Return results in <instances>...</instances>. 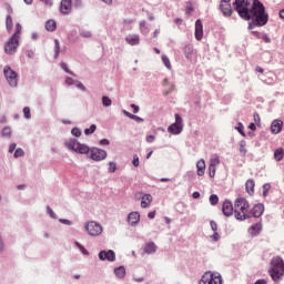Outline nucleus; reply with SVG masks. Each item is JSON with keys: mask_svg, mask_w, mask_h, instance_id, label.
Returning a JSON list of instances; mask_svg holds the SVG:
<instances>
[{"mask_svg": "<svg viewBox=\"0 0 284 284\" xmlns=\"http://www.w3.org/2000/svg\"><path fill=\"white\" fill-rule=\"evenodd\" d=\"M239 17L244 21H253L255 26L263 28L270 21V14L265 12V6L260 0H235L233 3Z\"/></svg>", "mask_w": 284, "mask_h": 284, "instance_id": "obj_1", "label": "nucleus"}, {"mask_svg": "<svg viewBox=\"0 0 284 284\" xmlns=\"http://www.w3.org/2000/svg\"><path fill=\"white\" fill-rule=\"evenodd\" d=\"M65 148H68V150H72V152H77L78 154L90 153V159H92V161H104V159L108 158V152L105 150H101L99 148L90 149V146L81 144L77 140L65 142Z\"/></svg>", "mask_w": 284, "mask_h": 284, "instance_id": "obj_2", "label": "nucleus"}, {"mask_svg": "<svg viewBox=\"0 0 284 284\" xmlns=\"http://www.w3.org/2000/svg\"><path fill=\"white\" fill-rule=\"evenodd\" d=\"M234 216L236 221L250 219V202L245 197H237L234 201Z\"/></svg>", "mask_w": 284, "mask_h": 284, "instance_id": "obj_3", "label": "nucleus"}, {"mask_svg": "<svg viewBox=\"0 0 284 284\" xmlns=\"http://www.w3.org/2000/svg\"><path fill=\"white\" fill-rule=\"evenodd\" d=\"M268 275L271 276L272 281L277 283L284 276V261L281 256H275L271 261V267L268 268Z\"/></svg>", "mask_w": 284, "mask_h": 284, "instance_id": "obj_4", "label": "nucleus"}, {"mask_svg": "<svg viewBox=\"0 0 284 284\" xmlns=\"http://www.w3.org/2000/svg\"><path fill=\"white\" fill-rule=\"evenodd\" d=\"M21 30H23V28L20 23H17L13 36L4 44L6 54H14L17 52L19 48V40L21 39Z\"/></svg>", "mask_w": 284, "mask_h": 284, "instance_id": "obj_5", "label": "nucleus"}, {"mask_svg": "<svg viewBox=\"0 0 284 284\" xmlns=\"http://www.w3.org/2000/svg\"><path fill=\"white\" fill-rule=\"evenodd\" d=\"M199 284H223V277L219 273L207 271L202 275Z\"/></svg>", "mask_w": 284, "mask_h": 284, "instance_id": "obj_6", "label": "nucleus"}, {"mask_svg": "<svg viewBox=\"0 0 284 284\" xmlns=\"http://www.w3.org/2000/svg\"><path fill=\"white\" fill-rule=\"evenodd\" d=\"M3 74L11 88H17V85H19V74L12 70V68L6 65L3 69Z\"/></svg>", "mask_w": 284, "mask_h": 284, "instance_id": "obj_7", "label": "nucleus"}, {"mask_svg": "<svg viewBox=\"0 0 284 284\" xmlns=\"http://www.w3.org/2000/svg\"><path fill=\"white\" fill-rule=\"evenodd\" d=\"M84 227L90 236H100V234H103V226L99 222H87Z\"/></svg>", "mask_w": 284, "mask_h": 284, "instance_id": "obj_8", "label": "nucleus"}, {"mask_svg": "<svg viewBox=\"0 0 284 284\" xmlns=\"http://www.w3.org/2000/svg\"><path fill=\"white\" fill-rule=\"evenodd\" d=\"M168 132L175 135L183 132V118L179 113L175 114V122L168 128Z\"/></svg>", "mask_w": 284, "mask_h": 284, "instance_id": "obj_9", "label": "nucleus"}, {"mask_svg": "<svg viewBox=\"0 0 284 284\" xmlns=\"http://www.w3.org/2000/svg\"><path fill=\"white\" fill-rule=\"evenodd\" d=\"M232 0H221L220 10L224 17H232Z\"/></svg>", "mask_w": 284, "mask_h": 284, "instance_id": "obj_10", "label": "nucleus"}, {"mask_svg": "<svg viewBox=\"0 0 284 284\" xmlns=\"http://www.w3.org/2000/svg\"><path fill=\"white\" fill-rule=\"evenodd\" d=\"M265 212V206L263 204H256L253 209L248 212L250 217L254 216V219H261L263 213Z\"/></svg>", "mask_w": 284, "mask_h": 284, "instance_id": "obj_11", "label": "nucleus"}, {"mask_svg": "<svg viewBox=\"0 0 284 284\" xmlns=\"http://www.w3.org/2000/svg\"><path fill=\"white\" fill-rule=\"evenodd\" d=\"M99 258H100V261H115L116 254L112 250H110V251H101L99 253Z\"/></svg>", "mask_w": 284, "mask_h": 284, "instance_id": "obj_12", "label": "nucleus"}, {"mask_svg": "<svg viewBox=\"0 0 284 284\" xmlns=\"http://www.w3.org/2000/svg\"><path fill=\"white\" fill-rule=\"evenodd\" d=\"M60 12L62 14H70L72 12V0H62L60 2Z\"/></svg>", "mask_w": 284, "mask_h": 284, "instance_id": "obj_13", "label": "nucleus"}, {"mask_svg": "<svg viewBox=\"0 0 284 284\" xmlns=\"http://www.w3.org/2000/svg\"><path fill=\"white\" fill-rule=\"evenodd\" d=\"M222 212L224 214V216H232V214H234V204H232V202L230 201H224L223 205H222Z\"/></svg>", "mask_w": 284, "mask_h": 284, "instance_id": "obj_14", "label": "nucleus"}, {"mask_svg": "<svg viewBox=\"0 0 284 284\" xmlns=\"http://www.w3.org/2000/svg\"><path fill=\"white\" fill-rule=\"evenodd\" d=\"M195 39L201 41L203 39V22L201 19L195 21Z\"/></svg>", "mask_w": 284, "mask_h": 284, "instance_id": "obj_15", "label": "nucleus"}, {"mask_svg": "<svg viewBox=\"0 0 284 284\" xmlns=\"http://www.w3.org/2000/svg\"><path fill=\"white\" fill-rule=\"evenodd\" d=\"M282 130H283V121L274 120L271 124L272 134H281Z\"/></svg>", "mask_w": 284, "mask_h": 284, "instance_id": "obj_16", "label": "nucleus"}, {"mask_svg": "<svg viewBox=\"0 0 284 284\" xmlns=\"http://www.w3.org/2000/svg\"><path fill=\"white\" fill-rule=\"evenodd\" d=\"M261 230H263V224L255 223L248 229V234L251 236H258L261 234Z\"/></svg>", "mask_w": 284, "mask_h": 284, "instance_id": "obj_17", "label": "nucleus"}, {"mask_svg": "<svg viewBox=\"0 0 284 284\" xmlns=\"http://www.w3.org/2000/svg\"><path fill=\"white\" fill-rule=\"evenodd\" d=\"M128 221H129L130 225H136V223H139V221H141V215L139 214V212H132L129 214Z\"/></svg>", "mask_w": 284, "mask_h": 284, "instance_id": "obj_18", "label": "nucleus"}, {"mask_svg": "<svg viewBox=\"0 0 284 284\" xmlns=\"http://www.w3.org/2000/svg\"><path fill=\"white\" fill-rule=\"evenodd\" d=\"M150 205H152V195L151 194H144L141 197V207H149Z\"/></svg>", "mask_w": 284, "mask_h": 284, "instance_id": "obj_19", "label": "nucleus"}, {"mask_svg": "<svg viewBox=\"0 0 284 284\" xmlns=\"http://www.w3.org/2000/svg\"><path fill=\"white\" fill-rule=\"evenodd\" d=\"M196 172L197 176H204L205 175V160H200L196 163Z\"/></svg>", "mask_w": 284, "mask_h": 284, "instance_id": "obj_20", "label": "nucleus"}, {"mask_svg": "<svg viewBox=\"0 0 284 284\" xmlns=\"http://www.w3.org/2000/svg\"><path fill=\"white\" fill-rule=\"evenodd\" d=\"M125 41L129 43V45H139V43H141V39L138 34L128 36Z\"/></svg>", "mask_w": 284, "mask_h": 284, "instance_id": "obj_21", "label": "nucleus"}, {"mask_svg": "<svg viewBox=\"0 0 284 284\" xmlns=\"http://www.w3.org/2000/svg\"><path fill=\"white\" fill-rule=\"evenodd\" d=\"M143 250L145 254H154V252H156V244L154 242H149L144 245Z\"/></svg>", "mask_w": 284, "mask_h": 284, "instance_id": "obj_22", "label": "nucleus"}, {"mask_svg": "<svg viewBox=\"0 0 284 284\" xmlns=\"http://www.w3.org/2000/svg\"><path fill=\"white\" fill-rule=\"evenodd\" d=\"M255 186H256V183L254 182V180L246 181L245 187H246V192H247V194H250V196H252V194H254Z\"/></svg>", "mask_w": 284, "mask_h": 284, "instance_id": "obj_23", "label": "nucleus"}, {"mask_svg": "<svg viewBox=\"0 0 284 284\" xmlns=\"http://www.w3.org/2000/svg\"><path fill=\"white\" fill-rule=\"evenodd\" d=\"M45 30H48V32H54V30H57V21L48 20L45 22Z\"/></svg>", "mask_w": 284, "mask_h": 284, "instance_id": "obj_24", "label": "nucleus"}, {"mask_svg": "<svg viewBox=\"0 0 284 284\" xmlns=\"http://www.w3.org/2000/svg\"><path fill=\"white\" fill-rule=\"evenodd\" d=\"M114 274L118 278H125V267L119 266L114 270Z\"/></svg>", "mask_w": 284, "mask_h": 284, "instance_id": "obj_25", "label": "nucleus"}, {"mask_svg": "<svg viewBox=\"0 0 284 284\" xmlns=\"http://www.w3.org/2000/svg\"><path fill=\"white\" fill-rule=\"evenodd\" d=\"M283 158H284V150H283V148H280V149L275 150V152H274L275 161H283Z\"/></svg>", "mask_w": 284, "mask_h": 284, "instance_id": "obj_26", "label": "nucleus"}, {"mask_svg": "<svg viewBox=\"0 0 284 284\" xmlns=\"http://www.w3.org/2000/svg\"><path fill=\"white\" fill-rule=\"evenodd\" d=\"M210 165H213L215 168H217V165H221V159L217 154L212 155V158L210 159Z\"/></svg>", "mask_w": 284, "mask_h": 284, "instance_id": "obj_27", "label": "nucleus"}, {"mask_svg": "<svg viewBox=\"0 0 284 284\" xmlns=\"http://www.w3.org/2000/svg\"><path fill=\"white\" fill-rule=\"evenodd\" d=\"M13 26H14V23L12 22V16H7L6 28H7L8 32L12 31Z\"/></svg>", "mask_w": 284, "mask_h": 284, "instance_id": "obj_28", "label": "nucleus"}, {"mask_svg": "<svg viewBox=\"0 0 284 284\" xmlns=\"http://www.w3.org/2000/svg\"><path fill=\"white\" fill-rule=\"evenodd\" d=\"M54 59H59V54L61 53V44L59 40H54Z\"/></svg>", "mask_w": 284, "mask_h": 284, "instance_id": "obj_29", "label": "nucleus"}, {"mask_svg": "<svg viewBox=\"0 0 284 284\" xmlns=\"http://www.w3.org/2000/svg\"><path fill=\"white\" fill-rule=\"evenodd\" d=\"M102 103L104 108H110V105H112V100L108 95H104L102 97Z\"/></svg>", "mask_w": 284, "mask_h": 284, "instance_id": "obj_30", "label": "nucleus"}, {"mask_svg": "<svg viewBox=\"0 0 284 284\" xmlns=\"http://www.w3.org/2000/svg\"><path fill=\"white\" fill-rule=\"evenodd\" d=\"M209 201H210L211 205H219V195H216V194L210 195Z\"/></svg>", "mask_w": 284, "mask_h": 284, "instance_id": "obj_31", "label": "nucleus"}, {"mask_svg": "<svg viewBox=\"0 0 284 284\" xmlns=\"http://www.w3.org/2000/svg\"><path fill=\"white\" fill-rule=\"evenodd\" d=\"M235 130H237V132L242 136H245V126L241 122L237 123V126H235Z\"/></svg>", "mask_w": 284, "mask_h": 284, "instance_id": "obj_32", "label": "nucleus"}, {"mask_svg": "<svg viewBox=\"0 0 284 284\" xmlns=\"http://www.w3.org/2000/svg\"><path fill=\"white\" fill-rule=\"evenodd\" d=\"M209 175L211 179H214V176H216V166L209 164Z\"/></svg>", "mask_w": 284, "mask_h": 284, "instance_id": "obj_33", "label": "nucleus"}, {"mask_svg": "<svg viewBox=\"0 0 284 284\" xmlns=\"http://www.w3.org/2000/svg\"><path fill=\"white\" fill-rule=\"evenodd\" d=\"M94 132H97V124H92L89 129L84 130V134L90 135V134H94Z\"/></svg>", "mask_w": 284, "mask_h": 284, "instance_id": "obj_34", "label": "nucleus"}, {"mask_svg": "<svg viewBox=\"0 0 284 284\" xmlns=\"http://www.w3.org/2000/svg\"><path fill=\"white\" fill-rule=\"evenodd\" d=\"M162 61L168 70H172V64L170 63V58H168V55H162Z\"/></svg>", "mask_w": 284, "mask_h": 284, "instance_id": "obj_35", "label": "nucleus"}, {"mask_svg": "<svg viewBox=\"0 0 284 284\" xmlns=\"http://www.w3.org/2000/svg\"><path fill=\"white\" fill-rule=\"evenodd\" d=\"M12 134V129L10 126H6L2 129V136H10Z\"/></svg>", "mask_w": 284, "mask_h": 284, "instance_id": "obj_36", "label": "nucleus"}, {"mask_svg": "<svg viewBox=\"0 0 284 284\" xmlns=\"http://www.w3.org/2000/svg\"><path fill=\"white\" fill-rule=\"evenodd\" d=\"M211 241H214V243L221 241V234H219V232H214L213 235L210 236Z\"/></svg>", "mask_w": 284, "mask_h": 284, "instance_id": "obj_37", "label": "nucleus"}, {"mask_svg": "<svg viewBox=\"0 0 284 284\" xmlns=\"http://www.w3.org/2000/svg\"><path fill=\"white\" fill-rule=\"evenodd\" d=\"M109 172L111 174H114V172H116V163L114 162H109Z\"/></svg>", "mask_w": 284, "mask_h": 284, "instance_id": "obj_38", "label": "nucleus"}, {"mask_svg": "<svg viewBox=\"0 0 284 284\" xmlns=\"http://www.w3.org/2000/svg\"><path fill=\"white\" fill-rule=\"evenodd\" d=\"M23 115L24 119H30L32 115L30 114V108L29 106H24L23 109Z\"/></svg>", "mask_w": 284, "mask_h": 284, "instance_id": "obj_39", "label": "nucleus"}, {"mask_svg": "<svg viewBox=\"0 0 284 284\" xmlns=\"http://www.w3.org/2000/svg\"><path fill=\"white\" fill-rule=\"evenodd\" d=\"M71 134L73 135V136H81V130L79 129V128H74V129H72L71 130Z\"/></svg>", "mask_w": 284, "mask_h": 284, "instance_id": "obj_40", "label": "nucleus"}, {"mask_svg": "<svg viewBox=\"0 0 284 284\" xmlns=\"http://www.w3.org/2000/svg\"><path fill=\"white\" fill-rule=\"evenodd\" d=\"M61 68L62 70H64V72H67V74H72V71H70V69L68 68V64L65 62H61Z\"/></svg>", "mask_w": 284, "mask_h": 284, "instance_id": "obj_41", "label": "nucleus"}, {"mask_svg": "<svg viewBox=\"0 0 284 284\" xmlns=\"http://www.w3.org/2000/svg\"><path fill=\"white\" fill-rule=\"evenodd\" d=\"M23 154H26L22 149H17L14 152V158L19 159V156H23Z\"/></svg>", "mask_w": 284, "mask_h": 284, "instance_id": "obj_42", "label": "nucleus"}, {"mask_svg": "<svg viewBox=\"0 0 284 284\" xmlns=\"http://www.w3.org/2000/svg\"><path fill=\"white\" fill-rule=\"evenodd\" d=\"M210 225H211V230H212L213 232H216V230H219V224H216V222L211 221V222H210Z\"/></svg>", "mask_w": 284, "mask_h": 284, "instance_id": "obj_43", "label": "nucleus"}, {"mask_svg": "<svg viewBox=\"0 0 284 284\" xmlns=\"http://www.w3.org/2000/svg\"><path fill=\"white\" fill-rule=\"evenodd\" d=\"M48 214H50L51 219H57V214L50 206L47 207Z\"/></svg>", "mask_w": 284, "mask_h": 284, "instance_id": "obj_44", "label": "nucleus"}, {"mask_svg": "<svg viewBox=\"0 0 284 284\" xmlns=\"http://www.w3.org/2000/svg\"><path fill=\"white\" fill-rule=\"evenodd\" d=\"M270 187H272L270 184H264L263 185V194H264V196H265V194H267V192H270Z\"/></svg>", "mask_w": 284, "mask_h": 284, "instance_id": "obj_45", "label": "nucleus"}, {"mask_svg": "<svg viewBox=\"0 0 284 284\" xmlns=\"http://www.w3.org/2000/svg\"><path fill=\"white\" fill-rule=\"evenodd\" d=\"M133 165L134 168H139V155L133 156Z\"/></svg>", "mask_w": 284, "mask_h": 284, "instance_id": "obj_46", "label": "nucleus"}, {"mask_svg": "<svg viewBox=\"0 0 284 284\" xmlns=\"http://www.w3.org/2000/svg\"><path fill=\"white\" fill-rule=\"evenodd\" d=\"M253 119H254L255 123H261V115H258V113H254Z\"/></svg>", "mask_w": 284, "mask_h": 284, "instance_id": "obj_47", "label": "nucleus"}, {"mask_svg": "<svg viewBox=\"0 0 284 284\" xmlns=\"http://www.w3.org/2000/svg\"><path fill=\"white\" fill-rule=\"evenodd\" d=\"M14 150H17V143H12L9 146V153L12 154V152H14Z\"/></svg>", "mask_w": 284, "mask_h": 284, "instance_id": "obj_48", "label": "nucleus"}, {"mask_svg": "<svg viewBox=\"0 0 284 284\" xmlns=\"http://www.w3.org/2000/svg\"><path fill=\"white\" fill-rule=\"evenodd\" d=\"M133 121H138L139 123H143V118H140L139 115H134L131 118Z\"/></svg>", "mask_w": 284, "mask_h": 284, "instance_id": "obj_49", "label": "nucleus"}, {"mask_svg": "<svg viewBox=\"0 0 284 284\" xmlns=\"http://www.w3.org/2000/svg\"><path fill=\"white\" fill-rule=\"evenodd\" d=\"M81 37H84L85 39H90V37H92V32H90V31L82 32Z\"/></svg>", "mask_w": 284, "mask_h": 284, "instance_id": "obj_50", "label": "nucleus"}, {"mask_svg": "<svg viewBox=\"0 0 284 284\" xmlns=\"http://www.w3.org/2000/svg\"><path fill=\"white\" fill-rule=\"evenodd\" d=\"M131 108H132V110H133V113H134V114H138V112H139V110H140L139 105H136V104H131Z\"/></svg>", "mask_w": 284, "mask_h": 284, "instance_id": "obj_51", "label": "nucleus"}, {"mask_svg": "<svg viewBox=\"0 0 284 284\" xmlns=\"http://www.w3.org/2000/svg\"><path fill=\"white\" fill-rule=\"evenodd\" d=\"M100 145H110V140H108V139H102V140L100 141Z\"/></svg>", "mask_w": 284, "mask_h": 284, "instance_id": "obj_52", "label": "nucleus"}, {"mask_svg": "<svg viewBox=\"0 0 284 284\" xmlns=\"http://www.w3.org/2000/svg\"><path fill=\"white\" fill-rule=\"evenodd\" d=\"M65 83H67V85H73L74 84V80L72 78H67L65 79Z\"/></svg>", "mask_w": 284, "mask_h": 284, "instance_id": "obj_53", "label": "nucleus"}, {"mask_svg": "<svg viewBox=\"0 0 284 284\" xmlns=\"http://www.w3.org/2000/svg\"><path fill=\"white\" fill-rule=\"evenodd\" d=\"M44 6L52 7V0H40Z\"/></svg>", "mask_w": 284, "mask_h": 284, "instance_id": "obj_54", "label": "nucleus"}, {"mask_svg": "<svg viewBox=\"0 0 284 284\" xmlns=\"http://www.w3.org/2000/svg\"><path fill=\"white\" fill-rule=\"evenodd\" d=\"M60 223H64V225H72V222L70 220L60 219Z\"/></svg>", "mask_w": 284, "mask_h": 284, "instance_id": "obj_55", "label": "nucleus"}, {"mask_svg": "<svg viewBox=\"0 0 284 284\" xmlns=\"http://www.w3.org/2000/svg\"><path fill=\"white\" fill-rule=\"evenodd\" d=\"M172 91H174V85H171L168 91L163 92L164 97H168V94H170V92H172Z\"/></svg>", "mask_w": 284, "mask_h": 284, "instance_id": "obj_56", "label": "nucleus"}, {"mask_svg": "<svg viewBox=\"0 0 284 284\" xmlns=\"http://www.w3.org/2000/svg\"><path fill=\"white\" fill-rule=\"evenodd\" d=\"M153 141H154V135H148L146 136V142L148 143H153Z\"/></svg>", "mask_w": 284, "mask_h": 284, "instance_id": "obj_57", "label": "nucleus"}, {"mask_svg": "<svg viewBox=\"0 0 284 284\" xmlns=\"http://www.w3.org/2000/svg\"><path fill=\"white\" fill-rule=\"evenodd\" d=\"M154 216H156V211L149 212L148 214L149 219H154Z\"/></svg>", "mask_w": 284, "mask_h": 284, "instance_id": "obj_58", "label": "nucleus"}, {"mask_svg": "<svg viewBox=\"0 0 284 284\" xmlns=\"http://www.w3.org/2000/svg\"><path fill=\"white\" fill-rule=\"evenodd\" d=\"M193 199H201V193L199 191L193 192L192 194Z\"/></svg>", "mask_w": 284, "mask_h": 284, "instance_id": "obj_59", "label": "nucleus"}, {"mask_svg": "<svg viewBox=\"0 0 284 284\" xmlns=\"http://www.w3.org/2000/svg\"><path fill=\"white\" fill-rule=\"evenodd\" d=\"M263 41H264L265 43H272V39H270V37H267V36H264V37H263Z\"/></svg>", "mask_w": 284, "mask_h": 284, "instance_id": "obj_60", "label": "nucleus"}, {"mask_svg": "<svg viewBox=\"0 0 284 284\" xmlns=\"http://www.w3.org/2000/svg\"><path fill=\"white\" fill-rule=\"evenodd\" d=\"M248 130H252L253 132L256 131V124L255 123H251L248 125Z\"/></svg>", "mask_w": 284, "mask_h": 284, "instance_id": "obj_61", "label": "nucleus"}, {"mask_svg": "<svg viewBox=\"0 0 284 284\" xmlns=\"http://www.w3.org/2000/svg\"><path fill=\"white\" fill-rule=\"evenodd\" d=\"M123 114H125V116H128L129 119H132L134 116V114L128 112V111H123Z\"/></svg>", "mask_w": 284, "mask_h": 284, "instance_id": "obj_62", "label": "nucleus"}, {"mask_svg": "<svg viewBox=\"0 0 284 284\" xmlns=\"http://www.w3.org/2000/svg\"><path fill=\"white\" fill-rule=\"evenodd\" d=\"M254 284H267L266 280H257Z\"/></svg>", "mask_w": 284, "mask_h": 284, "instance_id": "obj_63", "label": "nucleus"}, {"mask_svg": "<svg viewBox=\"0 0 284 284\" xmlns=\"http://www.w3.org/2000/svg\"><path fill=\"white\" fill-rule=\"evenodd\" d=\"M280 19L284 20V9L280 10Z\"/></svg>", "mask_w": 284, "mask_h": 284, "instance_id": "obj_64", "label": "nucleus"}]
</instances>
